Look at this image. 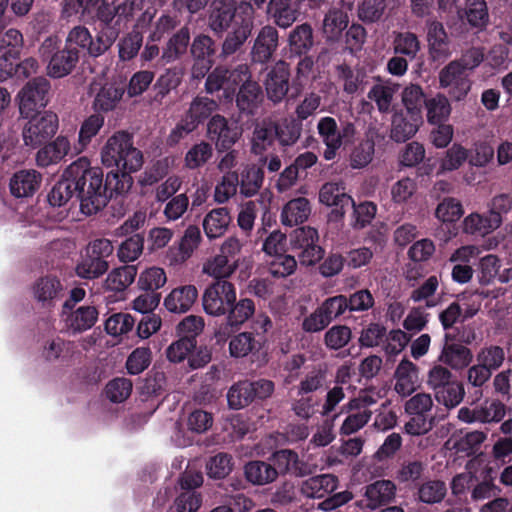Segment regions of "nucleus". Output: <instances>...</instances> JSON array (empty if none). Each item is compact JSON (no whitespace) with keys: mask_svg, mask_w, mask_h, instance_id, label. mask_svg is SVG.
<instances>
[{"mask_svg":"<svg viewBox=\"0 0 512 512\" xmlns=\"http://www.w3.org/2000/svg\"><path fill=\"white\" fill-rule=\"evenodd\" d=\"M74 195L80 201L81 212L93 215L107 204L102 187V171L92 167L90 160L79 157L63 172L61 180L52 188L48 201L52 206H62Z\"/></svg>","mask_w":512,"mask_h":512,"instance_id":"1","label":"nucleus"},{"mask_svg":"<svg viewBox=\"0 0 512 512\" xmlns=\"http://www.w3.org/2000/svg\"><path fill=\"white\" fill-rule=\"evenodd\" d=\"M101 163L120 171H139L144 163L143 153L134 146L133 136L117 131L106 140L100 151Z\"/></svg>","mask_w":512,"mask_h":512,"instance_id":"2","label":"nucleus"},{"mask_svg":"<svg viewBox=\"0 0 512 512\" xmlns=\"http://www.w3.org/2000/svg\"><path fill=\"white\" fill-rule=\"evenodd\" d=\"M242 242L234 236L225 239L219 253L208 257L202 264V274L215 281H228L239 267V261L234 259L242 250Z\"/></svg>","mask_w":512,"mask_h":512,"instance_id":"3","label":"nucleus"},{"mask_svg":"<svg viewBox=\"0 0 512 512\" xmlns=\"http://www.w3.org/2000/svg\"><path fill=\"white\" fill-rule=\"evenodd\" d=\"M50 82L45 77H36L28 81L19 91L17 99L19 111L23 118L41 113L49 103Z\"/></svg>","mask_w":512,"mask_h":512,"instance_id":"4","label":"nucleus"},{"mask_svg":"<svg viewBox=\"0 0 512 512\" xmlns=\"http://www.w3.org/2000/svg\"><path fill=\"white\" fill-rule=\"evenodd\" d=\"M236 288L229 281H214L209 284L202 295L204 311L211 316H224L236 301Z\"/></svg>","mask_w":512,"mask_h":512,"instance_id":"5","label":"nucleus"},{"mask_svg":"<svg viewBox=\"0 0 512 512\" xmlns=\"http://www.w3.org/2000/svg\"><path fill=\"white\" fill-rule=\"evenodd\" d=\"M22 131L26 146L35 148L53 137L58 129V116L51 111L35 113L28 118Z\"/></svg>","mask_w":512,"mask_h":512,"instance_id":"6","label":"nucleus"},{"mask_svg":"<svg viewBox=\"0 0 512 512\" xmlns=\"http://www.w3.org/2000/svg\"><path fill=\"white\" fill-rule=\"evenodd\" d=\"M317 130L325 145L323 157L327 161L333 160L341 148L344 139L351 138L355 133V127L352 123H345L339 129L336 120L329 116L319 120Z\"/></svg>","mask_w":512,"mask_h":512,"instance_id":"7","label":"nucleus"},{"mask_svg":"<svg viewBox=\"0 0 512 512\" xmlns=\"http://www.w3.org/2000/svg\"><path fill=\"white\" fill-rule=\"evenodd\" d=\"M438 79L440 88L445 89L454 101L463 100L471 88L469 76L460 61H451L443 67Z\"/></svg>","mask_w":512,"mask_h":512,"instance_id":"8","label":"nucleus"},{"mask_svg":"<svg viewBox=\"0 0 512 512\" xmlns=\"http://www.w3.org/2000/svg\"><path fill=\"white\" fill-rule=\"evenodd\" d=\"M202 241L199 227L189 225L180 240L169 247L165 259L170 266L178 267L186 263L198 249Z\"/></svg>","mask_w":512,"mask_h":512,"instance_id":"9","label":"nucleus"},{"mask_svg":"<svg viewBox=\"0 0 512 512\" xmlns=\"http://www.w3.org/2000/svg\"><path fill=\"white\" fill-rule=\"evenodd\" d=\"M318 232L316 229L306 226L294 230L291 244L299 250V260L303 265H313L323 256V249L317 244Z\"/></svg>","mask_w":512,"mask_h":512,"instance_id":"10","label":"nucleus"},{"mask_svg":"<svg viewBox=\"0 0 512 512\" xmlns=\"http://www.w3.org/2000/svg\"><path fill=\"white\" fill-rule=\"evenodd\" d=\"M207 134L218 150H226L239 140L242 129L236 123H228L223 116L215 115L208 122Z\"/></svg>","mask_w":512,"mask_h":512,"instance_id":"11","label":"nucleus"},{"mask_svg":"<svg viewBox=\"0 0 512 512\" xmlns=\"http://www.w3.org/2000/svg\"><path fill=\"white\" fill-rule=\"evenodd\" d=\"M231 77L236 87L241 85L237 96V106L242 111L251 112L260 96L259 85L256 82L250 81V75L246 65L238 66L233 70Z\"/></svg>","mask_w":512,"mask_h":512,"instance_id":"12","label":"nucleus"},{"mask_svg":"<svg viewBox=\"0 0 512 512\" xmlns=\"http://www.w3.org/2000/svg\"><path fill=\"white\" fill-rule=\"evenodd\" d=\"M239 8L235 0H214L209 16V26L214 32H224L237 23Z\"/></svg>","mask_w":512,"mask_h":512,"instance_id":"13","label":"nucleus"},{"mask_svg":"<svg viewBox=\"0 0 512 512\" xmlns=\"http://www.w3.org/2000/svg\"><path fill=\"white\" fill-rule=\"evenodd\" d=\"M253 26L254 16H252L250 8H247L246 14L239 12L237 23L234 24L232 31L223 43V53L230 55L236 52L251 35Z\"/></svg>","mask_w":512,"mask_h":512,"instance_id":"14","label":"nucleus"},{"mask_svg":"<svg viewBox=\"0 0 512 512\" xmlns=\"http://www.w3.org/2000/svg\"><path fill=\"white\" fill-rule=\"evenodd\" d=\"M255 314V304L251 299L243 298L235 301L228 309L226 315V325L224 330L216 332L219 340H225L228 336V328H240Z\"/></svg>","mask_w":512,"mask_h":512,"instance_id":"15","label":"nucleus"},{"mask_svg":"<svg viewBox=\"0 0 512 512\" xmlns=\"http://www.w3.org/2000/svg\"><path fill=\"white\" fill-rule=\"evenodd\" d=\"M34 299L44 307H51L64 294L61 281L52 275H46L34 283L32 287Z\"/></svg>","mask_w":512,"mask_h":512,"instance_id":"16","label":"nucleus"},{"mask_svg":"<svg viewBox=\"0 0 512 512\" xmlns=\"http://www.w3.org/2000/svg\"><path fill=\"white\" fill-rule=\"evenodd\" d=\"M62 317L67 330L78 333L89 330L98 320V311L92 305H82L76 309L66 310L62 312Z\"/></svg>","mask_w":512,"mask_h":512,"instance_id":"17","label":"nucleus"},{"mask_svg":"<svg viewBox=\"0 0 512 512\" xmlns=\"http://www.w3.org/2000/svg\"><path fill=\"white\" fill-rule=\"evenodd\" d=\"M427 42L431 58L434 61H445L450 57L449 40L443 25L438 21L427 23Z\"/></svg>","mask_w":512,"mask_h":512,"instance_id":"18","label":"nucleus"},{"mask_svg":"<svg viewBox=\"0 0 512 512\" xmlns=\"http://www.w3.org/2000/svg\"><path fill=\"white\" fill-rule=\"evenodd\" d=\"M289 70L285 62H278L271 69L265 81V89L270 100L280 102L289 88Z\"/></svg>","mask_w":512,"mask_h":512,"instance_id":"19","label":"nucleus"},{"mask_svg":"<svg viewBox=\"0 0 512 512\" xmlns=\"http://www.w3.org/2000/svg\"><path fill=\"white\" fill-rule=\"evenodd\" d=\"M395 391L401 396H408L420 385L418 367L410 360L403 359L394 373Z\"/></svg>","mask_w":512,"mask_h":512,"instance_id":"20","label":"nucleus"},{"mask_svg":"<svg viewBox=\"0 0 512 512\" xmlns=\"http://www.w3.org/2000/svg\"><path fill=\"white\" fill-rule=\"evenodd\" d=\"M502 224V219L489 213L483 215L471 213L467 215L462 222V231L464 234L474 237H485L492 233Z\"/></svg>","mask_w":512,"mask_h":512,"instance_id":"21","label":"nucleus"},{"mask_svg":"<svg viewBox=\"0 0 512 512\" xmlns=\"http://www.w3.org/2000/svg\"><path fill=\"white\" fill-rule=\"evenodd\" d=\"M278 46V32L272 26H264L258 33L252 48L254 62H268Z\"/></svg>","mask_w":512,"mask_h":512,"instance_id":"22","label":"nucleus"},{"mask_svg":"<svg viewBox=\"0 0 512 512\" xmlns=\"http://www.w3.org/2000/svg\"><path fill=\"white\" fill-rule=\"evenodd\" d=\"M198 297L197 288L192 285H183L173 289L164 299V306L173 313H185L191 309Z\"/></svg>","mask_w":512,"mask_h":512,"instance_id":"23","label":"nucleus"},{"mask_svg":"<svg viewBox=\"0 0 512 512\" xmlns=\"http://www.w3.org/2000/svg\"><path fill=\"white\" fill-rule=\"evenodd\" d=\"M41 180V174L34 169L20 170L10 179V191L18 198L32 196L40 187Z\"/></svg>","mask_w":512,"mask_h":512,"instance_id":"24","label":"nucleus"},{"mask_svg":"<svg viewBox=\"0 0 512 512\" xmlns=\"http://www.w3.org/2000/svg\"><path fill=\"white\" fill-rule=\"evenodd\" d=\"M71 144L66 136L59 135L52 142L38 150L36 163L40 167H48L59 163L70 151Z\"/></svg>","mask_w":512,"mask_h":512,"instance_id":"25","label":"nucleus"},{"mask_svg":"<svg viewBox=\"0 0 512 512\" xmlns=\"http://www.w3.org/2000/svg\"><path fill=\"white\" fill-rule=\"evenodd\" d=\"M274 468L277 473H290L295 476H304L311 470L309 466L299 459L298 454L290 449L276 451L272 456Z\"/></svg>","mask_w":512,"mask_h":512,"instance_id":"26","label":"nucleus"},{"mask_svg":"<svg viewBox=\"0 0 512 512\" xmlns=\"http://www.w3.org/2000/svg\"><path fill=\"white\" fill-rule=\"evenodd\" d=\"M319 200L322 204L334 207L335 211L344 214L345 208L354 206V200L345 192V188L338 183H326L319 192Z\"/></svg>","mask_w":512,"mask_h":512,"instance_id":"27","label":"nucleus"},{"mask_svg":"<svg viewBox=\"0 0 512 512\" xmlns=\"http://www.w3.org/2000/svg\"><path fill=\"white\" fill-rule=\"evenodd\" d=\"M396 486L390 480H378L366 486L365 501L366 507L375 510L378 507L392 501L395 497Z\"/></svg>","mask_w":512,"mask_h":512,"instance_id":"28","label":"nucleus"},{"mask_svg":"<svg viewBox=\"0 0 512 512\" xmlns=\"http://www.w3.org/2000/svg\"><path fill=\"white\" fill-rule=\"evenodd\" d=\"M231 223L229 210L225 207L212 209L203 219V229L208 239H217L223 236Z\"/></svg>","mask_w":512,"mask_h":512,"instance_id":"29","label":"nucleus"},{"mask_svg":"<svg viewBox=\"0 0 512 512\" xmlns=\"http://www.w3.org/2000/svg\"><path fill=\"white\" fill-rule=\"evenodd\" d=\"M338 486V479L332 474L310 477L302 482L301 492L308 498H323L332 493Z\"/></svg>","mask_w":512,"mask_h":512,"instance_id":"30","label":"nucleus"},{"mask_svg":"<svg viewBox=\"0 0 512 512\" xmlns=\"http://www.w3.org/2000/svg\"><path fill=\"white\" fill-rule=\"evenodd\" d=\"M422 122V116L395 114L392 119L391 138L396 142L410 139L417 133Z\"/></svg>","mask_w":512,"mask_h":512,"instance_id":"31","label":"nucleus"},{"mask_svg":"<svg viewBox=\"0 0 512 512\" xmlns=\"http://www.w3.org/2000/svg\"><path fill=\"white\" fill-rule=\"evenodd\" d=\"M296 0H270L268 12L281 28L290 27L298 17Z\"/></svg>","mask_w":512,"mask_h":512,"instance_id":"32","label":"nucleus"},{"mask_svg":"<svg viewBox=\"0 0 512 512\" xmlns=\"http://www.w3.org/2000/svg\"><path fill=\"white\" fill-rule=\"evenodd\" d=\"M349 25L348 14L339 8H331L324 16L322 33L329 41H337Z\"/></svg>","mask_w":512,"mask_h":512,"instance_id":"33","label":"nucleus"},{"mask_svg":"<svg viewBox=\"0 0 512 512\" xmlns=\"http://www.w3.org/2000/svg\"><path fill=\"white\" fill-rule=\"evenodd\" d=\"M65 48L77 58L81 55L92 56L93 38L90 31L80 25L72 28L67 35Z\"/></svg>","mask_w":512,"mask_h":512,"instance_id":"34","label":"nucleus"},{"mask_svg":"<svg viewBox=\"0 0 512 512\" xmlns=\"http://www.w3.org/2000/svg\"><path fill=\"white\" fill-rule=\"evenodd\" d=\"M310 212V203L306 198L292 199L282 209L281 222L290 227L298 225L308 219Z\"/></svg>","mask_w":512,"mask_h":512,"instance_id":"35","label":"nucleus"},{"mask_svg":"<svg viewBox=\"0 0 512 512\" xmlns=\"http://www.w3.org/2000/svg\"><path fill=\"white\" fill-rule=\"evenodd\" d=\"M135 172L136 171H120L118 169L116 171L108 172L106 175L105 185L102 184L107 199L109 197L123 196L127 194L133 185V178L131 174Z\"/></svg>","mask_w":512,"mask_h":512,"instance_id":"36","label":"nucleus"},{"mask_svg":"<svg viewBox=\"0 0 512 512\" xmlns=\"http://www.w3.org/2000/svg\"><path fill=\"white\" fill-rule=\"evenodd\" d=\"M440 361L449 365L452 369H464L471 363L472 354L466 346L452 343L443 348Z\"/></svg>","mask_w":512,"mask_h":512,"instance_id":"37","label":"nucleus"},{"mask_svg":"<svg viewBox=\"0 0 512 512\" xmlns=\"http://www.w3.org/2000/svg\"><path fill=\"white\" fill-rule=\"evenodd\" d=\"M105 119L100 114H93L87 117L81 124L78 141L74 146L75 153L83 152L90 144L93 137H95L103 127Z\"/></svg>","mask_w":512,"mask_h":512,"instance_id":"38","label":"nucleus"},{"mask_svg":"<svg viewBox=\"0 0 512 512\" xmlns=\"http://www.w3.org/2000/svg\"><path fill=\"white\" fill-rule=\"evenodd\" d=\"M78 61L79 58L65 48L52 56L47 66V73L53 78L64 77L72 71Z\"/></svg>","mask_w":512,"mask_h":512,"instance_id":"39","label":"nucleus"},{"mask_svg":"<svg viewBox=\"0 0 512 512\" xmlns=\"http://www.w3.org/2000/svg\"><path fill=\"white\" fill-rule=\"evenodd\" d=\"M136 275L137 268L134 265L115 268L107 275L105 287L111 291H123L134 282Z\"/></svg>","mask_w":512,"mask_h":512,"instance_id":"40","label":"nucleus"},{"mask_svg":"<svg viewBox=\"0 0 512 512\" xmlns=\"http://www.w3.org/2000/svg\"><path fill=\"white\" fill-rule=\"evenodd\" d=\"M245 475L249 482L265 485L276 480L278 473L271 464L263 461H252L245 466Z\"/></svg>","mask_w":512,"mask_h":512,"instance_id":"41","label":"nucleus"},{"mask_svg":"<svg viewBox=\"0 0 512 512\" xmlns=\"http://www.w3.org/2000/svg\"><path fill=\"white\" fill-rule=\"evenodd\" d=\"M232 73L233 71L229 72L227 69L222 67L216 68L206 80V91L208 93H213L223 89L225 97L227 99H231L236 89V85H234L231 77Z\"/></svg>","mask_w":512,"mask_h":512,"instance_id":"42","label":"nucleus"},{"mask_svg":"<svg viewBox=\"0 0 512 512\" xmlns=\"http://www.w3.org/2000/svg\"><path fill=\"white\" fill-rule=\"evenodd\" d=\"M288 43L290 50L298 55L308 52L313 46V30L307 24L296 26L289 34Z\"/></svg>","mask_w":512,"mask_h":512,"instance_id":"43","label":"nucleus"},{"mask_svg":"<svg viewBox=\"0 0 512 512\" xmlns=\"http://www.w3.org/2000/svg\"><path fill=\"white\" fill-rule=\"evenodd\" d=\"M427 120L431 124H439L446 121L451 114V105L443 94H436L425 101Z\"/></svg>","mask_w":512,"mask_h":512,"instance_id":"44","label":"nucleus"},{"mask_svg":"<svg viewBox=\"0 0 512 512\" xmlns=\"http://www.w3.org/2000/svg\"><path fill=\"white\" fill-rule=\"evenodd\" d=\"M190 34L187 28L180 29L173 37L170 38L166 47L162 52L161 59L165 63H170L182 56L188 47Z\"/></svg>","mask_w":512,"mask_h":512,"instance_id":"45","label":"nucleus"},{"mask_svg":"<svg viewBox=\"0 0 512 512\" xmlns=\"http://www.w3.org/2000/svg\"><path fill=\"white\" fill-rule=\"evenodd\" d=\"M218 108L216 101L208 97L195 98L186 113L185 117L192 122H195V128L199 126L206 118H208Z\"/></svg>","mask_w":512,"mask_h":512,"instance_id":"46","label":"nucleus"},{"mask_svg":"<svg viewBox=\"0 0 512 512\" xmlns=\"http://www.w3.org/2000/svg\"><path fill=\"white\" fill-rule=\"evenodd\" d=\"M263 183V172L256 165L247 166L241 173L240 193L245 197L254 196Z\"/></svg>","mask_w":512,"mask_h":512,"instance_id":"47","label":"nucleus"},{"mask_svg":"<svg viewBox=\"0 0 512 512\" xmlns=\"http://www.w3.org/2000/svg\"><path fill=\"white\" fill-rule=\"evenodd\" d=\"M108 267L109 265L106 260H101L85 253L76 266V273L84 279H95L103 275L108 270Z\"/></svg>","mask_w":512,"mask_h":512,"instance_id":"48","label":"nucleus"},{"mask_svg":"<svg viewBox=\"0 0 512 512\" xmlns=\"http://www.w3.org/2000/svg\"><path fill=\"white\" fill-rule=\"evenodd\" d=\"M124 94L122 87L115 86L113 84L105 85L97 93L94 106L96 109L108 112L113 110Z\"/></svg>","mask_w":512,"mask_h":512,"instance_id":"49","label":"nucleus"},{"mask_svg":"<svg viewBox=\"0 0 512 512\" xmlns=\"http://www.w3.org/2000/svg\"><path fill=\"white\" fill-rule=\"evenodd\" d=\"M423 89L417 84L406 86L402 92V103L408 115L422 116L425 104Z\"/></svg>","mask_w":512,"mask_h":512,"instance_id":"50","label":"nucleus"},{"mask_svg":"<svg viewBox=\"0 0 512 512\" xmlns=\"http://www.w3.org/2000/svg\"><path fill=\"white\" fill-rule=\"evenodd\" d=\"M227 400L233 409H241L249 405L254 400L250 381H239L231 386L227 393Z\"/></svg>","mask_w":512,"mask_h":512,"instance_id":"51","label":"nucleus"},{"mask_svg":"<svg viewBox=\"0 0 512 512\" xmlns=\"http://www.w3.org/2000/svg\"><path fill=\"white\" fill-rule=\"evenodd\" d=\"M398 86L392 83L374 85L368 93L369 99L375 101L380 112H387Z\"/></svg>","mask_w":512,"mask_h":512,"instance_id":"52","label":"nucleus"},{"mask_svg":"<svg viewBox=\"0 0 512 512\" xmlns=\"http://www.w3.org/2000/svg\"><path fill=\"white\" fill-rule=\"evenodd\" d=\"M393 48L396 54L414 59L420 50V41L414 33L400 32L395 35Z\"/></svg>","mask_w":512,"mask_h":512,"instance_id":"53","label":"nucleus"},{"mask_svg":"<svg viewBox=\"0 0 512 512\" xmlns=\"http://www.w3.org/2000/svg\"><path fill=\"white\" fill-rule=\"evenodd\" d=\"M468 473L459 474L453 478L452 481V492L454 494H461L469 487L472 479V474L476 478L479 475L481 469H486V460L482 457H476L468 463Z\"/></svg>","mask_w":512,"mask_h":512,"instance_id":"54","label":"nucleus"},{"mask_svg":"<svg viewBox=\"0 0 512 512\" xmlns=\"http://www.w3.org/2000/svg\"><path fill=\"white\" fill-rule=\"evenodd\" d=\"M239 184L238 175L235 172L225 173L214 189V200L218 204L226 203L237 192Z\"/></svg>","mask_w":512,"mask_h":512,"instance_id":"55","label":"nucleus"},{"mask_svg":"<svg viewBox=\"0 0 512 512\" xmlns=\"http://www.w3.org/2000/svg\"><path fill=\"white\" fill-rule=\"evenodd\" d=\"M275 135V127L271 124H257L252 137L253 153L262 154L265 152L274 142Z\"/></svg>","mask_w":512,"mask_h":512,"instance_id":"56","label":"nucleus"},{"mask_svg":"<svg viewBox=\"0 0 512 512\" xmlns=\"http://www.w3.org/2000/svg\"><path fill=\"white\" fill-rule=\"evenodd\" d=\"M167 281L163 268L152 266L142 271L138 278V286L145 291H154L165 285Z\"/></svg>","mask_w":512,"mask_h":512,"instance_id":"57","label":"nucleus"},{"mask_svg":"<svg viewBox=\"0 0 512 512\" xmlns=\"http://www.w3.org/2000/svg\"><path fill=\"white\" fill-rule=\"evenodd\" d=\"M213 154L212 146L207 142H200L193 145L186 153L184 161L189 169H196L203 166Z\"/></svg>","mask_w":512,"mask_h":512,"instance_id":"58","label":"nucleus"},{"mask_svg":"<svg viewBox=\"0 0 512 512\" xmlns=\"http://www.w3.org/2000/svg\"><path fill=\"white\" fill-rule=\"evenodd\" d=\"M132 392L131 380L119 377L106 384V397L113 403H122L129 398Z\"/></svg>","mask_w":512,"mask_h":512,"instance_id":"59","label":"nucleus"},{"mask_svg":"<svg viewBox=\"0 0 512 512\" xmlns=\"http://www.w3.org/2000/svg\"><path fill=\"white\" fill-rule=\"evenodd\" d=\"M24 44L22 33L14 28L0 32V50L17 58Z\"/></svg>","mask_w":512,"mask_h":512,"instance_id":"60","label":"nucleus"},{"mask_svg":"<svg viewBox=\"0 0 512 512\" xmlns=\"http://www.w3.org/2000/svg\"><path fill=\"white\" fill-rule=\"evenodd\" d=\"M416 190L417 184L414 179L409 177L401 178L391 186V199L395 204H405L413 197Z\"/></svg>","mask_w":512,"mask_h":512,"instance_id":"61","label":"nucleus"},{"mask_svg":"<svg viewBox=\"0 0 512 512\" xmlns=\"http://www.w3.org/2000/svg\"><path fill=\"white\" fill-rule=\"evenodd\" d=\"M144 240L136 234L126 239L119 246L117 256L121 262H133L139 258L143 252Z\"/></svg>","mask_w":512,"mask_h":512,"instance_id":"62","label":"nucleus"},{"mask_svg":"<svg viewBox=\"0 0 512 512\" xmlns=\"http://www.w3.org/2000/svg\"><path fill=\"white\" fill-rule=\"evenodd\" d=\"M477 419L480 423L499 422L505 415V406L499 401H485L476 407Z\"/></svg>","mask_w":512,"mask_h":512,"instance_id":"63","label":"nucleus"},{"mask_svg":"<svg viewBox=\"0 0 512 512\" xmlns=\"http://www.w3.org/2000/svg\"><path fill=\"white\" fill-rule=\"evenodd\" d=\"M463 215L461 203L454 198H445L437 206L435 216L442 222H455Z\"/></svg>","mask_w":512,"mask_h":512,"instance_id":"64","label":"nucleus"}]
</instances>
